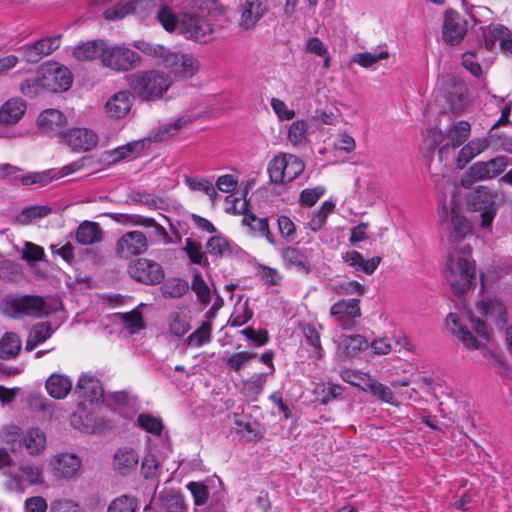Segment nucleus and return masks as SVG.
<instances>
[{"label": "nucleus", "instance_id": "f257e3e1", "mask_svg": "<svg viewBox=\"0 0 512 512\" xmlns=\"http://www.w3.org/2000/svg\"><path fill=\"white\" fill-rule=\"evenodd\" d=\"M477 312L486 322L476 318L471 311L449 313L445 329L466 349H480L489 341L488 324L503 328L507 322V312L503 303L495 297H483L476 303Z\"/></svg>", "mask_w": 512, "mask_h": 512}, {"label": "nucleus", "instance_id": "f03ea898", "mask_svg": "<svg viewBox=\"0 0 512 512\" xmlns=\"http://www.w3.org/2000/svg\"><path fill=\"white\" fill-rule=\"evenodd\" d=\"M476 266L470 245L451 248L446 262L445 277L457 294L468 291L475 278Z\"/></svg>", "mask_w": 512, "mask_h": 512}, {"label": "nucleus", "instance_id": "7ed1b4c3", "mask_svg": "<svg viewBox=\"0 0 512 512\" xmlns=\"http://www.w3.org/2000/svg\"><path fill=\"white\" fill-rule=\"evenodd\" d=\"M180 16L179 35L200 43H207L212 40L214 28L202 11H196L194 7L182 6L180 8Z\"/></svg>", "mask_w": 512, "mask_h": 512}, {"label": "nucleus", "instance_id": "20e7f679", "mask_svg": "<svg viewBox=\"0 0 512 512\" xmlns=\"http://www.w3.org/2000/svg\"><path fill=\"white\" fill-rule=\"evenodd\" d=\"M56 310L44 298L36 295L10 296L5 299L3 312L12 318L31 316L40 318Z\"/></svg>", "mask_w": 512, "mask_h": 512}, {"label": "nucleus", "instance_id": "39448f33", "mask_svg": "<svg viewBox=\"0 0 512 512\" xmlns=\"http://www.w3.org/2000/svg\"><path fill=\"white\" fill-rule=\"evenodd\" d=\"M170 78L159 71L138 72L129 77L130 87L143 99H159L170 87Z\"/></svg>", "mask_w": 512, "mask_h": 512}, {"label": "nucleus", "instance_id": "423d86ee", "mask_svg": "<svg viewBox=\"0 0 512 512\" xmlns=\"http://www.w3.org/2000/svg\"><path fill=\"white\" fill-rule=\"evenodd\" d=\"M7 491L24 494L25 485H42L45 482L43 467L33 463L21 464L15 472H4Z\"/></svg>", "mask_w": 512, "mask_h": 512}, {"label": "nucleus", "instance_id": "0eeeda50", "mask_svg": "<svg viewBox=\"0 0 512 512\" xmlns=\"http://www.w3.org/2000/svg\"><path fill=\"white\" fill-rule=\"evenodd\" d=\"M301 159L292 154L276 156L268 164V173L271 182L286 183L296 179L304 170Z\"/></svg>", "mask_w": 512, "mask_h": 512}, {"label": "nucleus", "instance_id": "6e6552de", "mask_svg": "<svg viewBox=\"0 0 512 512\" xmlns=\"http://www.w3.org/2000/svg\"><path fill=\"white\" fill-rule=\"evenodd\" d=\"M508 165L506 156H497L488 161H478L467 170L465 177L461 180L462 186L470 188L475 182L495 178L504 172Z\"/></svg>", "mask_w": 512, "mask_h": 512}, {"label": "nucleus", "instance_id": "1a4fd4ad", "mask_svg": "<svg viewBox=\"0 0 512 512\" xmlns=\"http://www.w3.org/2000/svg\"><path fill=\"white\" fill-rule=\"evenodd\" d=\"M140 56L137 52L124 46L108 47L103 54V64L115 71H128L138 66Z\"/></svg>", "mask_w": 512, "mask_h": 512}, {"label": "nucleus", "instance_id": "9d476101", "mask_svg": "<svg viewBox=\"0 0 512 512\" xmlns=\"http://www.w3.org/2000/svg\"><path fill=\"white\" fill-rule=\"evenodd\" d=\"M128 273L131 278L146 285H155L164 279V270L161 265L146 258H139L131 262Z\"/></svg>", "mask_w": 512, "mask_h": 512}, {"label": "nucleus", "instance_id": "9b49d317", "mask_svg": "<svg viewBox=\"0 0 512 512\" xmlns=\"http://www.w3.org/2000/svg\"><path fill=\"white\" fill-rule=\"evenodd\" d=\"M496 195L485 186H479L470 196L469 205L474 211L481 212V226L489 227L496 215Z\"/></svg>", "mask_w": 512, "mask_h": 512}, {"label": "nucleus", "instance_id": "f8f14e48", "mask_svg": "<svg viewBox=\"0 0 512 512\" xmlns=\"http://www.w3.org/2000/svg\"><path fill=\"white\" fill-rule=\"evenodd\" d=\"M43 85L51 92L66 91L72 85L69 69L58 63H47L41 68Z\"/></svg>", "mask_w": 512, "mask_h": 512}, {"label": "nucleus", "instance_id": "ddd939ff", "mask_svg": "<svg viewBox=\"0 0 512 512\" xmlns=\"http://www.w3.org/2000/svg\"><path fill=\"white\" fill-rule=\"evenodd\" d=\"M330 315L343 330H351L356 325V319L361 316L360 300L341 299L330 308Z\"/></svg>", "mask_w": 512, "mask_h": 512}, {"label": "nucleus", "instance_id": "4468645a", "mask_svg": "<svg viewBox=\"0 0 512 512\" xmlns=\"http://www.w3.org/2000/svg\"><path fill=\"white\" fill-rule=\"evenodd\" d=\"M468 22L458 12L449 9L444 14L442 38L448 45H458L467 33Z\"/></svg>", "mask_w": 512, "mask_h": 512}, {"label": "nucleus", "instance_id": "2eb2a0df", "mask_svg": "<svg viewBox=\"0 0 512 512\" xmlns=\"http://www.w3.org/2000/svg\"><path fill=\"white\" fill-rule=\"evenodd\" d=\"M59 137L71 150L77 152L92 150L98 142L96 133L83 127H76L65 132H59Z\"/></svg>", "mask_w": 512, "mask_h": 512}, {"label": "nucleus", "instance_id": "dca6fc26", "mask_svg": "<svg viewBox=\"0 0 512 512\" xmlns=\"http://www.w3.org/2000/svg\"><path fill=\"white\" fill-rule=\"evenodd\" d=\"M438 89L453 113L463 111L466 105V97L465 88L460 81L454 77L444 78L439 82Z\"/></svg>", "mask_w": 512, "mask_h": 512}, {"label": "nucleus", "instance_id": "f3484780", "mask_svg": "<svg viewBox=\"0 0 512 512\" xmlns=\"http://www.w3.org/2000/svg\"><path fill=\"white\" fill-rule=\"evenodd\" d=\"M162 64L169 69L176 77L191 78L198 71V62L191 55L167 52Z\"/></svg>", "mask_w": 512, "mask_h": 512}, {"label": "nucleus", "instance_id": "a211bd4d", "mask_svg": "<svg viewBox=\"0 0 512 512\" xmlns=\"http://www.w3.org/2000/svg\"><path fill=\"white\" fill-rule=\"evenodd\" d=\"M49 466L55 477L70 480L77 476L82 461L74 453H57L52 457Z\"/></svg>", "mask_w": 512, "mask_h": 512}, {"label": "nucleus", "instance_id": "6ab92c4d", "mask_svg": "<svg viewBox=\"0 0 512 512\" xmlns=\"http://www.w3.org/2000/svg\"><path fill=\"white\" fill-rule=\"evenodd\" d=\"M61 44L60 36H51L42 38L33 44H26L20 47L23 60L28 63H37L43 57L50 55Z\"/></svg>", "mask_w": 512, "mask_h": 512}, {"label": "nucleus", "instance_id": "aec40b11", "mask_svg": "<svg viewBox=\"0 0 512 512\" xmlns=\"http://www.w3.org/2000/svg\"><path fill=\"white\" fill-rule=\"evenodd\" d=\"M148 248L147 236L141 231L126 232L117 241L116 251L121 257L128 258L144 253Z\"/></svg>", "mask_w": 512, "mask_h": 512}, {"label": "nucleus", "instance_id": "412c9836", "mask_svg": "<svg viewBox=\"0 0 512 512\" xmlns=\"http://www.w3.org/2000/svg\"><path fill=\"white\" fill-rule=\"evenodd\" d=\"M133 102L134 95L130 91H118L105 103V112L110 118L121 119L129 113Z\"/></svg>", "mask_w": 512, "mask_h": 512}, {"label": "nucleus", "instance_id": "4be33fe9", "mask_svg": "<svg viewBox=\"0 0 512 512\" xmlns=\"http://www.w3.org/2000/svg\"><path fill=\"white\" fill-rule=\"evenodd\" d=\"M268 9V0H245L241 9L240 25L247 30L253 28Z\"/></svg>", "mask_w": 512, "mask_h": 512}, {"label": "nucleus", "instance_id": "5701e85b", "mask_svg": "<svg viewBox=\"0 0 512 512\" xmlns=\"http://www.w3.org/2000/svg\"><path fill=\"white\" fill-rule=\"evenodd\" d=\"M139 455L130 447L119 448L113 457V469L121 476H129L138 466Z\"/></svg>", "mask_w": 512, "mask_h": 512}, {"label": "nucleus", "instance_id": "b1692460", "mask_svg": "<svg viewBox=\"0 0 512 512\" xmlns=\"http://www.w3.org/2000/svg\"><path fill=\"white\" fill-rule=\"evenodd\" d=\"M452 231L449 235V241L452 248L467 245L464 243L465 237L470 234L471 226L469 221L462 215L459 208L455 205L451 209Z\"/></svg>", "mask_w": 512, "mask_h": 512}, {"label": "nucleus", "instance_id": "393cba45", "mask_svg": "<svg viewBox=\"0 0 512 512\" xmlns=\"http://www.w3.org/2000/svg\"><path fill=\"white\" fill-rule=\"evenodd\" d=\"M75 392L79 398L88 402H97L103 397V388L99 379L95 376L83 374L80 376Z\"/></svg>", "mask_w": 512, "mask_h": 512}, {"label": "nucleus", "instance_id": "a878e982", "mask_svg": "<svg viewBox=\"0 0 512 512\" xmlns=\"http://www.w3.org/2000/svg\"><path fill=\"white\" fill-rule=\"evenodd\" d=\"M73 382L71 378L65 374L53 373L46 382L45 389L53 399H64L72 391Z\"/></svg>", "mask_w": 512, "mask_h": 512}, {"label": "nucleus", "instance_id": "bb28decb", "mask_svg": "<svg viewBox=\"0 0 512 512\" xmlns=\"http://www.w3.org/2000/svg\"><path fill=\"white\" fill-rule=\"evenodd\" d=\"M26 103L23 99L16 97L10 98L0 106V124L14 125L24 115Z\"/></svg>", "mask_w": 512, "mask_h": 512}, {"label": "nucleus", "instance_id": "cd10ccee", "mask_svg": "<svg viewBox=\"0 0 512 512\" xmlns=\"http://www.w3.org/2000/svg\"><path fill=\"white\" fill-rule=\"evenodd\" d=\"M197 116L192 114H183L174 122L165 124L149 137L150 140L155 142H161L169 139L173 135L177 134L180 130L188 128L193 122H195Z\"/></svg>", "mask_w": 512, "mask_h": 512}, {"label": "nucleus", "instance_id": "c85d7f7f", "mask_svg": "<svg viewBox=\"0 0 512 512\" xmlns=\"http://www.w3.org/2000/svg\"><path fill=\"white\" fill-rule=\"evenodd\" d=\"M197 116L192 114H183L174 122L165 124L149 137L150 140L155 142H161L169 139L173 135L177 134L180 130L188 128L193 122H195Z\"/></svg>", "mask_w": 512, "mask_h": 512}, {"label": "nucleus", "instance_id": "c756f323", "mask_svg": "<svg viewBox=\"0 0 512 512\" xmlns=\"http://www.w3.org/2000/svg\"><path fill=\"white\" fill-rule=\"evenodd\" d=\"M197 116L192 114H183L174 122L165 124L149 137L150 140L155 142H161L169 139L173 135L177 134L180 130L188 128L193 122H195Z\"/></svg>", "mask_w": 512, "mask_h": 512}, {"label": "nucleus", "instance_id": "7c9ffc66", "mask_svg": "<svg viewBox=\"0 0 512 512\" xmlns=\"http://www.w3.org/2000/svg\"><path fill=\"white\" fill-rule=\"evenodd\" d=\"M197 116L192 114H183L174 122L165 124L149 137L150 140L155 142H161L169 139L173 135L177 134L180 130L188 128L193 122H195Z\"/></svg>", "mask_w": 512, "mask_h": 512}, {"label": "nucleus", "instance_id": "2f4dec72", "mask_svg": "<svg viewBox=\"0 0 512 512\" xmlns=\"http://www.w3.org/2000/svg\"><path fill=\"white\" fill-rule=\"evenodd\" d=\"M491 141L489 138H473L465 144L457 156V166L463 169L473 158L489 148Z\"/></svg>", "mask_w": 512, "mask_h": 512}, {"label": "nucleus", "instance_id": "473e14b6", "mask_svg": "<svg viewBox=\"0 0 512 512\" xmlns=\"http://www.w3.org/2000/svg\"><path fill=\"white\" fill-rule=\"evenodd\" d=\"M342 258L349 266L354 267L357 271H362L367 275L373 274L381 262V257L365 259L358 251L355 250L345 252L342 255Z\"/></svg>", "mask_w": 512, "mask_h": 512}, {"label": "nucleus", "instance_id": "72a5a7b5", "mask_svg": "<svg viewBox=\"0 0 512 512\" xmlns=\"http://www.w3.org/2000/svg\"><path fill=\"white\" fill-rule=\"evenodd\" d=\"M22 443L30 456H39L46 449V435L42 429L32 427L24 434Z\"/></svg>", "mask_w": 512, "mask_h": 512}, {"label": "nucleus", "instance_id": "f704fd0d", "mask_svg": "<svg viewBox=\"0 0 512 512\" xmlns=\"http://www.w3.org/2000/svg\"><path fill=\"white\" fill-rule=\"evenodd\" d=\"M471 125L467 121L453 122L451 127L446 132L447 143L440 148L441 153L447 146L453 149L460 147L470 136Z\"/></svg>", "mask_w": 512, "mask_h": 512}, {"label": "nucleus", "instance_id": "c9c22d12", "mask_svg": "<svg viewBox=\"0 0 512 512\" xmlns=\"http://www.w3.org/2000/svg\"><path fill=\"white\" fill-rule=\"evenodd\" d=\"M155 19L160 23L163 29L169 33H178L181 23L180 12L176 13L165 0L159 7Z\"/></svg>", "mask_w": 512, "mask_h": 512}, {"label": "nucleus", "instance_id": "e433bc0d", "mask_svg": "<svg viewBox=\"0 0 512 512\" xmlns=\"http://www.w3.org/2000/svg\"><path fill=\"white\" fill-rule=\"evenodd\" d=\"M76 240L81 245H93L101 242L102 230L97 222L83 221L76 230Z\"/></svg>", "mask_w": 512, "mask_h": 512}, {"label": "nucleus", "instance_id": "4c0bfd02", "mask_svg": "<svg viewBox=\"0 0 512 512\" xmlns=\"http://www.w3.org/2000/svg\"><path fill=\"white\" fill-rule=\"evenodd\" d=\"M106 42L103 40H92L77 46L73 55L76 59L81 61L93 60L97 57H101L103 60V54L106 50Z\"/></svg>", "mask_w": 512, "mask_h": 512}, {"label": "nucleus", "instance_id": "58836bf2", "mask_svg": "<svg viewBox=\"0 0 512 512\" xmlns=\"http://www.w3.org/2000/svg\"><path fill=\"white\" fill-rule=\"evenodd\" d=\"M369 347L367 339L359 334L344 336L338 345L341 354L354 357Z\"/></svg>", "mask_w": 512, "mask_h": 512}, {"label": "nucleus", "instance_id": "ea45409f", "mask_svg": "<svg viewBox=\"0 0 512 512\" xmlns=\"http://www.w3.org/2000/svg\"><path fill=\"white\" fill-rule=\"evenodd\" d=\"M66 118L56 109H47L43 111L38 117V124L45 132H54L60 129L65 124Z\"/></svg>", "mask_w": 512, "mask_h": 512}, {"label": "nucleus", "instance_id": "a19ab883", "mask_svg": "<svg viewBox=\"0 0 512 512\" xmlns=\"http://www.w3.org/2000/svg\"><path fill=\"white\" fill-rule=\"evenodd\" d=\"M53 334V329L51 324L48 322H41L35 324L30 332L28 339L26 341L25 349L27 351H32L36 348L37 345L43 343L48 338H50Z\"/></svg>", "mask_w": 512, "mask_h": 512}, {"label": "nucleus", "instance_id": "79ce46f5", "mask_svg": "<svg viewBox=\"0 0 512 512\" xmlns=\"http://www.w3.org/2000/svg\"><path fill=\"white\" fill-rule=\"evenodd\" d=\"M364 391L370 392L382 402L399 407L400 403L394 398V393L390 387L376 381L369 380L365 383Z\"/></svg>", "mask_w": 512, "mask_h": 512}, {"label": "nucleus", "instance_id": "37998d69", "mask_svg": "<svg viewBox=\"0 0 512 512\" xmlns=\"http://www.w3.org/2000/svg\"><path fill=\"white\" fill-rule=\"evenodd\" d=\"M20 349L21 340L15 333L7 332L0 340V358L2 359L15 357Z\"/></svg>", "mask_w": 512, "mask_h": 512}, {"label": "nucleus", "instance_id": "c03bdc74", "mask_svg": "<svg viewBox=\"0 0 512 512\" xmlns=\"http://www.w3.org/2000/svg\"><path fill=\"white\" fill-rule=\"evenodd\" d=\"M242 223L254 232L260 233L264 236L271 244L275 243L274 237L269 230L268 218H258L254 214H245Z\"/></svg>", "mask_w": 512, "mask_h": 512}, {"label": "nucleus", "instance_id": "a18cd8bd", "mask_svg": "<svg viewBox=\"0 0 512 512\" xmlns=\"http://www.w3.org/2000/svg\"><path fill=\"white\" fill-rule=\"evenodd\" d=\"M52 212L49 206L38 205L24 208L16 217V222L20 225H28L36 219L48 216Z\"/></svg>", "mask_w": 512, "mask_h": 512}, {"label": "nucleus", "instance_id": "49530a36", "mask_svg": "<svg viewBox=\"0 0 512 512\" xmlns=\"http://www.w3.org/2000/svg\"><path fill=\"white\" fill-rule=\"evenodd\" d=\"M189 289V284L181 278H170L161 286L162 295L165 298H180Z\"/></svg>", "mask_w": 512, "mask_h": 512}, {"label": "nucleus", "instance_id": "de8ad7c7", "mask_svg": "<svg viewBox=\"0 0 512 512\" xmlns=\"http://www.w3.org/2000/svg\"><path fill=\"white\" fill-rule=\"evenodd\" d=\"M281 256L285 263L294 266L306 273L310 271L307 257L294 247H286L281 250Z\"/></svg>", "mask_w": 512, "mask_h": 512}, {"label": "nucleus", "instance_id": "09e8293b", "mask_svg": "<svg viewBox=\"0 0 512 512\" xmlns=\"http://www.w3.org/2000/svg\"><path fill=\"white\" fill-rule=\"evenodd\" d=\"M335 208V204L331 201H325L316 209L308 223L309 228L313 232L319 231L326 223L327 217Z\"/></svg>", "mask_w": 512, "mask_h": 512}, {"label": "nucleus", "instance_id": "8fccbe9b", "mask_svg": "<svg viewBox=\"0 0 512 512\" xmlns=\"http://www.w3.org/2000/svg\"><path fill=\"white\" fill-rule=\"evenodd\" d=\"M302 333L306 343L312 347L315 356L321 359L324 356V349L321 345L319 330L312 324H304L302 326Z\"/></svg>", "mask_w": 512, "mask_h": 512}, {"label": "nucleus", "instance_id": "3c124183", "mask_svg": "<svg viewBox=\"0 0 512 512\" xmlns=\"http://www.w3.org/2000/svg\"><path fill=\"white\" fill-rule=\"evenodd\" d=\"M185 183L193 191H201L209 196L214 203L217 199V192L211 181L203 177H185Z\"/></svg>", "mask_w": 512, "mask_h": 512}, {"label": "nucleus", "instance_id": "603ef678", "mask_svg": "<svg viewBox=\"0 0 512 512\" xmlns=\"http://www.w3.org/2000/svg\"><path fill=\"white\" fill-rule=\"evenodd\" d=\"M137 508L138 500L134 496L123 494L110 502L107 512H136Z\"/></svg>", "mask_w": 512, "mask_h": 512}, {"label": "nucleus", "instance_id": "864d4df0", "mask_svg": "<svg viewBox=\"0 0 512 512\" xmlns=\"http://www.w3.org/2000/svg\"><path fill=\"white\" fill-rule=\"evenodd\" d=\"M253 316V311L249 308L248 300L241 302L239 300L235 306L234 311L229 318L231 326L240 327L246 324Z\"/></svg>", "mask_w": 512, "mask_h": 512}, {"label": "nucleus", "instance_id": "5fc2aeb1", "mask_svg": "<svg viewBox=\"0 0 512 512\" xmlns=\"http://www.w3.org/2000/svg\"><path fill=\"white\" fill-rule=\"evenodd\" d=\"M23 278V272L20 264L11 260L0 262V280L4 282H19Z\"/></svg>", "mask_w": 512, "mask_h": 512}, {"label": "nucleus", "instance_id": "6e6d98bb", "mask_svg": "<svg viewBox=\"0 0 512 512\" xmlns=\"http://www.w3.org/2000/svg\"><path fill=\"white\" fill-rule=\"evenodd\" d=\"M165 0H131L132 10L139 17L145 19L151 15H156L159 7Z\"/></svg>", "mask_w": 512, "mask_h": 512}, {"label": "nucleus", "instance_id": "4d7b16f0", "mask_svg": "<svg viewBox=\"0 0 512 512\" xmlns=\"http://www.w3.org/2000/svg\"><path fill=\"white\" fill-rule=\"evenodd\" d=\"M308 124L304 120L294 121L288 129V140L293 146L305 144L307 142Z\"/></svg>", "mask_w": 512, "mask_h": 512}, {"label": "nucleus", "instance_id": "13d9d810", "mask_svg": "<svg viewBox=\"0 0 512 512\" xmlns=\"http://www.w3.org/2000/svg\"><path fill=\"white\" fill-rule=\"evenodd\" d=\"M160 502L162 508L168 512H181L184 508L182 496L174 490H168L161 494Z\"/></svg>", "mask_w": 512, "mask_h": 512}, {"label": "nucleus", "instance_id": "bf43d9fd", "mask_svg": "<svg viewBox=\"0 0 512 512\" xmlns=\"http://www.w3.org/2000/svg\"><path fill=\"white\" fill-rule=\"evenodd\" d=\"M490 37L493 42H499L504 52L512 54L511 32L508 28L502 25L494 26L490 30Z\"/></svg>", "mask_w": 512, "mask_h": 512}, {"label": "nucleus", "instance_id": "052dcab7", "mask_svg": "<svg viewBox=\"0 0 512 512\" xmlns=\"http://www.w3.org/2000/svg\"><path fill=\"white\" fill-rule=\"evenodd\" d=\"M168 323L171 333L177 337L183 336L189 330V322L187 316L183 313H171L168 319Z\"/></svg>", "mask_w": 512, "mask_h": 512}, {"label": "nucleus", "instance_id": "680f3d73", "mask_svg": "<svg viewBox=\"0 0 512 512\" xmlns=\"http://www.w3.org/2000/svg\"><path fill=\"white\" fill-rule=\"evenodd\" d=\"M389 57V53L386 50L380 52H361L353 56L352 61L359 64L362 67L368 68L377 63L380 60Z\"/></svg>", "mask_w": 512, "mask_h": 512}, {"label": "nucleus", "instance_id": "e2e57ef3", "mask_svg": "<svg viewBox=\"0 0 512 512\" xmlns=\"http://www.w3.org/2000/svg\"><path fill=\"white\" fill-rule=\"evenodd\" d=\"M211 324L209 321L202 322L200 327H198L193 333H191L187 339L188 344L200 347L204 343L210 340L211 336Z\"/></svg>", "mask_w": 512, "mask_h": 512}, {"label": "nucleus", "instance_id": "0e129e2a", "mask_svg": "<svg viewBox=\"0 0 512 512\" xmlns=\"http://www.w3.org/2000/svg\"><path fill=\"white\" fill-rule=\"evenodd\" d=\"M191 288L202 304L206 305L210 302V289L198 271L193 275Z\"/></svg>", "mask_w": 512, "mask_h": 512}, {"label": "nucleus", "instance_id": "69168bd1", "mask_svg": "<svg viewBox=\"0 0 512 512\" xmlns=\"http://www.w3.org/2000/svg\"><path fill=\"white\" fill-rule=\"evenodd\" d=\"M333 291L339 295H363L366 292V287L358 281L350 280L334 285Z\"/></svg>", "mask_w": 512, "mask_h": 512}, {"label": "nucleus", "instance_id": "338daca9", "mask_svg": "<svg viewBox=\"0 0 512 512\" xmlns=\"http://www.w3.org/2000/svg\"><path fill=\"white\" fill-rule=\"evenodd\" d=\"M138 425L153 435H160L163 429L162 421L149 414H140L137 419Z\"/></svg>", "mask_w": 512, "mask_h": 512}, {"label": "nucleus", "instance_id": "774afa93", "mask_svg": "<svg viewBox=\"0 0 512 512\" xmlns=\"http://www.w3.org/2000/svg\"><path fill=\"white\" fill-rule=\"evenodd\" d=\"M256 354L242 351V352H236L233 353L230 357L226 360V365L231 370H234L235 372H239L242 368H244L249 361H251L253 358H255Z\"/></svg>", "mask_w": 512, "mask_h": 512}]
</instances>
